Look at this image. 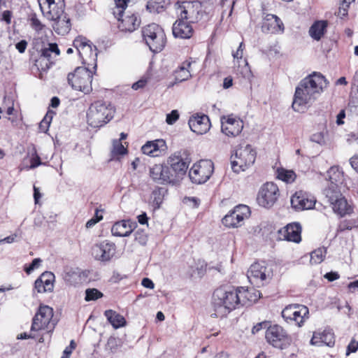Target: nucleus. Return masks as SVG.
I'll use <instances>...</instances> for the list:
<instances>
[{
  "mask_svg": "<svg viewBox=\"0 0 358 358\" xmlns=\"http://www.w3.org/2000/svg\"><path fill=\"white\" fill-rule=\"evenodd\" d=\"M328 83L321 73L314 72L300 81L295 89L292 107L296 112L303 113L317 99Z\"/></svg>",
  "mask_w": 358,
  "mask_h": 358,
  "instance_id": "f257e3e1",
  "label": "nucleus"
},
{
  "mask_svg": "<svg viewBox=\"0 0 358 358\" xmlns=\"http://www.w3.org/2000/svg\"><path fill=\"white\" fill-rule=\"evenodd\" d=\"M238 290L229 287L217 289L213 296V307L216 317H223L240 305Z\"/></svg>",
  "mask_w": 358,
  "mask_h": 358,
  "instance_id": "f03ea898",
  "label": "nucleus"
},
{
  "mask_svg": "<svg viewBox=\"0 0 358 358\" xmlns=\"http://www.w3.org/2000/svg\"><path fill=\"white\" fill-rule=\"evenodd\" d=\"M115 109L110 103L102 101H95L87 110V122L92 127H101L113 117Z\"/></svg>",
  "mask_w": 358,
  "mask_h": 358,
  "instance_id": "7ed1b4c3",
  "label": "nucleus"
},
{
  "mask_svg": "<svg viewBox=\"0 0 358 358\" xmlns=\"http://www.w3.org/2000/svg\"><path fill=\"white\" fill-rule=\"evenodd\" d=\"M73 48L77 50L84 67L96 69L97 49L87 38L79 36L73 42Z\"/></svg>",
  "mask_w": 358,
  "mask_h": 358,
  "instance_id": "20e7f679",
  "label": "nucleus"
},
{
  "mask_svg": "<svg viewBox=\"0 0 358 358\" xmlns=\"http://www.w3.org/2000/svg\"><path fill=\"white\" fill-rule=\"evenodd\" d=\"M256 150L249 144L241 145L231 157V169L235 173L245 171L255 162Z\"/></svg>",
  "mask_w": 358,
  "mask_h": 358,
  "instance_id": "39448f33",
  "label": "nucleus"
},
{
  "mask_svg": "<svg viewBox=\"0 0 358 358\" xmlns=\"http://www.w3.org/2000/svg\"><path fill=\"white\" fill-rule=\"evenodd\" d=\"M94 70L79 66L68 74L67 80L72 89L89 94L92 90V80Z\"/></svg>",
  "mask_w": 358,
  "mask_h": 358,
  "instance_id": "423d86ee",
  "label": "nucleus"
},
{
  "mask_svg": "<svg viewBox=\"0 0 358 358\" xmlns=\"http://www.w3.org/2000/svg\"><path fill=\"white\" fill-rule=\"evenodd\" d=\"M144 41L153 52H161L166 44V35L164 29L158 24L152 23L142 29Z\"/></svg>",
  "mask_w": 358,
  "mask_h": 358,
  "instance_id": "0eeeda50",
  "label": "nucleus"
},
{
  "mask_svg": "<svg viewBox=\"0 0 358 358\" xmlns=\"http://www.w3.org/2000/svg\"><path fill=\"white\" fill-rule=\"evenodd\" d=\"M324 194L334 213L343 217L352 212V206L343 196L340 189L327 188L324 190Z\"/></svg>",
  "mask_w": 358,
  "mask_h": 358,
  "instance_id": "6e6552de",
  "label": "nucleus"
},
{
  "mask_svg": "<svg viewBox=\"0 0 358 358\" xmlns=\"http://www.w3.org/2000/svg\"><path fill=\"white\" fill-rule=\"evenodd\" d=\"M53 317V310L48 306H41L38 312L33 318V322L31 327V331H38L46 330L50 332L55 326V322L52 320Z\"/></svg>",
  "mask_w": 358,
  "mask_h": 358,
  "instance_id": "1a4fd4ad",
  "label": "nucleus"
},
{
  "mask_svg": "<svg viewBox=\"0 0 358 358\" xmlns=\"http://www.w3.org/2000/svg\"><path fill=\"white\" fill-rule=\"evenodd\" d=\"M214 169L213 163L208 159H203L193 164L189 171L191 181L195 184L205 183L210 178Z\"/></svg>",
  "mask_w": 358,
  "mask_h": 358,
  "instance_id": "9d476101",
  "label": "nucleus"
},
{
  "mask_svg": "<svg viewBox=\"0 0 358 358\" xmlns=\"http://www.w3.org/2000/svg\"><path fill=\"white\" fill-rule=\"evenodd\" d=\"M190 163L187 152L178 150L171 154L166 160V164L171 171L180 181L185 175Z\"/></svg>",
  "mask_w": 358,
  "mask_h": 358,
  "instance_id": "9b49d317",
  "label": "nucleus"
},
{
  "mask_svg": "<svg viewBox=\"0 0 358 358\" xmlns=\"http://www.w3.org/2000/svg\"><path fill=\"white\" fill-rule=\"evenodd\" d=\"M249 282L260 287L266 284L271 278V271L264 262H256L250 266L247 272Z\"/></svg>",
  "mask_w": 358,
  "mask_h": 358,
  "instance_id": "f8f14e48",
  "label": "nucleus"
},
{
  "mask_svg": "<svg viewBox=\"0 0 358 358\" xmlns=\"http://www.w3.org/2000/svg\"><path fill=\"white\" fill-rule=\"evenodd\" d=\"M176 13L178 20L196 22L199 19L201 4L199 1H183L176 3Z\"/></svg>",
  "mask_w": 358,
  "mask_h": 358,
  "instance_id": "ddd939ff",
  "label": "nucleus"
},
{
  "mask_svg": "<svg viewBox=\"0 0 358 358\" xmlns=\"http://www.w3.org/2000/svg\"><path fill=\"white\" fill-rule=\"evenodd\" d=\"M150 176L153 180L162 185H176L180 182L166 163L155 164L150 169Z\"/></svg>",
  "mask_w": 358,
  "mask_h": 358,
  "instance_id": "4468645a",
  "label": "nucleus"
},
{
  "mask_svg": "<svg viewBox=\"0 0 358 358\" xmlns=\"http://www.w3.org/2000/svg\"><path fill=\"white\" fill-rule=\"evenodd\" d=\"M308 308L301 304L289 305L282 311V316L286 321L294 322L299 327L308 318Z\"/></svg>",
  "mask_w": 358,
  "mask_h": 358,
  "instance_id": "2eb2a0df",
  "label": "nucleus"
},
{
  "mask_svg": "<svg viewBox=\"0 0 358 358\" xmlns=\"http://www.w3.org/2000/svg\"><path fill=\"white\" fill-rule=\"evenodd\" d=\"M124 8H118L117 11L115 10V15H117L119 21L118 28L120 31L124 32H132L136 30L140 25V20L138 17L134 13L127 10H122Z\"/></svg>",
  "mask_w": 358,
  "mask_h": 358,
  "instance_id": "dca6fc26",
  "label": "nucleus"
},
{
  "mask_svg": "<svg viewBox=\"0 0 358 358\" xmlns=\"http://www.w3.org/2000/svg\"><path fill=\"white\" fill-rule=\"evenodd\" d=\"M250 213L248 206L238 205L223 217L222 223L229 228L239 227L243 224V220L249 217Z\"/></svg>",
  "mask_w": 358,
  "mask_h": 358,
  "instance_id": "f3484780",
  "label": "nucleus"
},
{
  "mask_svg": "<svg viewBox=\"0 0 358 358\" xmlns=\"http://www.w3.org/2000/svg\"><path fill=\"white\" fill-rule=\"evenodd\" d=\"M278 196V186L273 182H266L259 189L257 203L262 207L270 208L276 202Z\"/></svg>",
  "mask_w": 358,
  "mask_h": 358,
  "instance_id": "a211bd4d",
  "label": "nucleus"
},
{
  "mask_svg": "<svg viewBox=\"0 0 358 358\" xmlns=\"http://www.w3.org/2000/svg\"><path fill=\"white\" fill-rule=\"evenodd\" d=\"M265 337L268 343L275 348L283 349L289 344V338L285 331L278 325L267 328Z\"/></svg>",
  "mask_w": 358,
  "mask_h": 358,
  "instance_id": "6ab92c4d",
  "label": "nucleus"
},
{
  "mask_svg": "<svg viewBox=\"0 0 358 358\" xmlns=\"http://www.w3.org/2000/svg\"><path fill=\"white\" fill-rule=\"evenodd\" d=\"M41 10L48 20L58 18L64 12V0H38Z\"/></svg>",
  "mask_w": 358,
  "mask_h": 358,
  "instance_id": "aec40b11",
  "label": "nucleus"
},
{
  "mask_svg": "<svg viewBox=\"0 0 358 358\" xmlns=\"http://www.w3.org/2000/svg\"><path fill=\"white\" fill-rule=\"evenodd\" d=\"M243 128V121L234 115L222 116L221 117V129L227 136L235 137L238 136Z\"/></svg>",
  "mask_w": 358,
  "mask_h": 358,
  "instance_id": "412c9836",
  "label": "nucleus"
},
{
  "mask_svg": "<svg viewBox=\"0 0 358 358\" xmlns=\"http://www.w3.org/2000/svg\"><path fill=\"white\" fill-rule=\"evenodd\" d=\"M290 201L292 208L298 211L312 209L316 203L313 196L302 190L296 192Z\"/></svg>",
  "mask_w": 358,
  "mask_h": 358,
  "instance_id": "4be33fe9",
  "label": "nucleus"
},
{
  "mask_svg": "<svg viewBox=\"0 0 358 358\" xmlns=\"http://www.w3.org/2000/svg\"><path fill=\"white\" fill-rule=\"evenodd\" d=\"M262 31L264 33L282 34L285 31L282 21L277 15L266 13L263 17Z\"/></svg>",
  "mask_w": 358,
  "mask_h": 358,
  "instance_id": "5701e85b",
  "label": "nucleus"
},
{
  "mask_svg": "<svg viewBox=\"0 0 358 358\" xmlns=\"http://www.w3.org/2000/svg\"><path fill=\"white\" fill-rule=\"evenodd\" d=\"M115 253V245L113 243L103 241L92 248V255L101 262L109 261Z\"/></svg>",
  "mask_w": 358,
  "mask_h": 358,
  "instance_id": "b1692460",
  "label": "nucleus"
},
{
  "mask_svg": "<svg viewBox=\"0 0 358 358\" xmlns=\"http://www.w3.org/2000/svg\"><path fill=\"white\" fill-rule=\"evenodd\" d=\"M301 227L299 223H292L278 230V238L294 243L301 241Z\"/></svg>",
  "mask_w": 358,
  "mask_h": 358,
  "instance_id": "393cba45",
  "label": "nucleus"
},
{
  "mask_svg": "<svg viewBox=\"0 0 358 358\" xmlns=\"http://www.w3.org/2000/svg\"><path fill=\"white\" fill-rule=\"evenodd\" d=\"M188 124L191 130L197 134H206L210 127V120L206 115L196 114L192 116Z\"/></svg>",
  "mask_w": 358,
  "mask_h": 358,
  "instance_id": "a878e982",
  "label": "nucleus"
},
{
  "mask_svg": "<svg viewBox=\"0 0 358 358\" xmlns=\"http://www.w3.org/2000/svg\"><path fill=\"white\" fill-rule=\"evenodd\" d=\"M194 62L192 58L184 61L173 72L175 82L169 84V87L175 84L186 81L192 77L191 66Z\"/></svg>",
  "mask_w": 358,
  "mask_h": 358,
  "instance_id": "bb28decb",
  "label": "nucleus"
},
{
  "mask_svg": "<svg viewBox=\"0 0 358 358\" xmlns=\"http://www.w3.org/2000/svg\"><path fill=\"white\" fill-rule=\"evenodd\" d=\"M54 281L55 275L51 272L45 271L35 281L34 287L38 293L52 292Z\"/></svg>",
  "mask_w": 358,
  "mask_h": 358,
  "instance_id": "cd10ccee",
  "label": "nucleus"
},
{
  "mask_svg": "<svg viewBox=\"0 0 358 358\" xmlns=\"http://www.w3.org/2000/svg\"><path fill=\"white\" fill-rule=\"evenodd\" d=\"M52 22V27L53 30L59 35L67 34L71 29V20L67 13L59 15L58 18L50 19Z\"/></svg>",
  "mask_w": 358,
  "mask_h": 358,
  "instance_id": "c85d7f7f",
  "label": "nucleus"
},
{
  "mask_svg": "<svg viewBox=\"0 0 358 358\" xmlns=\"http://www.w3.org/2000/svg\"><path fill=\"white\" fill-rule=\"evenodd\" d=\"M334 335L331 331L314 332L310 340V344L316 346L326 345L332 347L334 345Z\"/></svg>",
  "mask_w": 358,
  "mask_h": 358,
  "instance_id": "c756f323",
  "label": "nucleus"
},
{
  "mask_svg": "<svg viewBox=\"0 0 358 358\" xmlns=\"http://www.w3.org/2000/svg\"><path fill=\"white\" fill-rule=\"evenodd\" d=\"M166 148V142L163 139H157L146 142L141 148L143 154L157 157L162 151H164Z\"/></svg>",
  "mask_w": 358,
  "mask_h": 358,
  "instance_id": "7c9ffc66",
  "label": "nucleus"
},
{
  "mask_svg": "<svg viewBox=\"0 0 358 358\" xmlns=\"http://www.w3.org/2000/svg\"><path fill=\"white\" fill-rule=\"evenodd\" d=\"M192 22L178 20L173 25V34L176 38H189L193 34Z\"/></svg>",
  "mask_w": 358,
  "mask_h": 358,
  "instance_id": "2f4dec72",
  "label": "nucleus"
},
{
  "mask_svg": "<svg viewBox=\"0 0 358 358\" xmlns=\"http://www.w3.org/2000/svg\"><path fill=\"white\" fill-rule=\"evenodd\" d=\"M134 227L135 223L129 220H121L113 225L111 233L115 236H128L131 234Z\"/></svg>",
  "mask_w": 358,
  "mask_h": 358,
  "instance_id": "473e14b6",
  "label": "nucleus"
},
{
  "mask_svg": "<svg viewBox=\"0 0 358 358\" xmlns=\"http://www.w3.org/2000/svg\"><path fill=\"white\" fill-rule=\"evenodd\" d=\"M238 290V298L240 305L248 306L256 302L260 298V292L253 288L245 289L244 287L237 288Z\"/></svg>",
  "mask_w": 358,
  "mask_h": 358,
  "instance_id": "72a5a7b5",
  "label": "nucleus"
},
{
  "mask_svg": "<svg viewBox=\"0 0 358 358\" xmlns=\"http://www.w3.org/2000/svg\"><path fill=\"white\" fill-rule=\"evenodd\" d=\"M328 22L327 20L315 21L309 29V35L315 41H320L324 36Z\"/></svg>",
  "mask_w": 358,
  "mask_h": 358,
  "instance_id": "f704fd0d",
  "label": "nucleus"
},
{
  "mask_svg": "<svg viewBox=\"0 0 358 358\" xmlns=\"http://www.w3.org/2000/svg\"><path fill=\"white\" fill-rule=\"evenodd\" d=\"M327 176L331 183L327 188L339 189V185H341L343 180V173L338 167L332 166L327 171Z\"/></svg>",
  "mask_w": 358,
  "mask_h": 358,
  "instance_id": "c9c22d12",
  "label": "nucleus"
},
{
  "mask_svg": "<svg viewBox=\"0 0 358 358\" xmlns=\"http://www.w3.org/2000/svg\"><path fill=\"white\" fill-rule=\"evenodd\" d=\"M107 320L115 329L121 328L126 324V320L120 314L113 310H107L104 313Z\"/></svg>",
  "mask_w": 358,
  "mask_h": 358,
  "instance_id": "e433bc0d",
  "label": "nucleus"
},
{
  "mask_svg": "<svg viewBox=\"0 0 358 358\" xmlns=\"http://www.w3.org/2000/svg\"><path fill=\"white\" fill-rule=\"evenodd\" d=\"M169 3V0H150L147 5V10L150 13H161Z\"/></svg>",
  "mask_w": 358,
  "mask_h": 358,
  "instance_id": "4c0bfd02",
  "label": "nucleus"
},
{
  "mask_svg": "<svg viewBox=\"0 0 358 358\" xmlns=\"http://www.w3.org/2000/svg\"><path fill=\"white\" fill-rule=\"evenodd\" d=\"M237 73L241 75L245 79L250 81L253 77L252 73L247 60H241L235 65Z\"/></svg>",
  "mask_w": 358,
  "mask_h": 358,
  "instance_id": "58836bf2",
  "label": "nucleus"
},
{
  "mask_svg": "<svg viewBox=\"0 0 358 358\" xmlns=\"http://www.w3.org/2000/svg\"><path fill=\"white\" fill-rule=\"evenodd\" d=\"M329 132L327 128L316 131L310 136V141L320 145H324L327 143Z\"/></svg>",
  "mask_w": 358,
  "mask_h": 358,
  "instance_id": "ea45409f",
  "label": "nucleus"
},
{
  "mask_svg": "<svg viewBox=\"0 0 358 358\" xmlns=\"http://www.w3.org/2000/svg\"><path fill=\"white\" fill-rule=\"evenodd\" d=\"M127 148L122 144L120 140H113L111 156L113 159H119L120 156L127 154Z\"/></svg>",
  "mask_w": 358,
  "mask_h": 358,
  "instance_id": "a19ab883",
  "label": "nucleus"
},
{
  "mask_svg": "<svg viewBox=\"0 0 358 358\" xmlns=\"http://www.w3.org/2000/svg\"><path fill=\"white\" fill-rule=\"evenodd\" d=\"M277 173L278 178L287 183H291L294 182L296 178V174L292 170L278 169L277 171Z\"/></svg>",
  "mask_w": 358,
  "mask_h": 358,
  "instance_id": "79ce46f5",
  "label": "nucleus"
},
{
  "mask_svg": "<svg viewBox=\"0 0 358 358\" xmlns=\"http://www.w3.org/2000/svg\"><path fill=\"white\" fill-rule=\"evenodd\" d=\"M327 250L324 248H319L310 253V263L317 264L322 262L325 258Z\"/></svg>",
  "mask_w": 358,
  "mask_h": 358,
  "instance_id": "37998d69",
  "label": "nucleus"
},
{
  "mask_svg": "<svg viewBox=\"0 0 358 358\" xmlns=\"http://www.w3.org/2000/svg\"><path fill=\"white\" fill-rule=\"evenodd\" d=\"M164 192L162 188H157L152 191L150 196V203L154 208H159L163 201Z\"/></svg>",
  "mask_w": 358,
  "mask_h": 358,
  "instance_id": "c03bdc74",
  "label": "nucleus"
},
{
  "mask_svg": "<svg viewBox=\"0 0 358 358\" xmlns=\"http://www.w3.org/2000/svg\"><path fill=\"white\" fill-rule=\"evenodd\" d=\"M52 55L58 56L59 55V50L56 43H50L48 48L42 50L41 56L47 59H50Z\"/></svg>",
  "mask_w": 358,
  "mask_h": 358,
  "instance_id": "a18cd8bd",
  "label": "nucleus"
},
{
  "mask_svg": "<svg viewBox=\"0 0 358 358\" xmlns=\"http://www.w3.org/2000/svg\"><path fill=\"white\" fill-rule=\"evenodd\" d=\"M354 228H358V218L352 220H345L338 225V231H343L345 230H351Z\"/></svg>",
  "mask_w": 358,
  "mask_h": 358,
  "instance_id": "49530a36",
  "label": "nucleus"
},
{
  "mask_svg": "<svg viewBox=\"0 0 358 358\" xmlns=\"http://www.w3.org/2000/svg\"><path fill=\"white\" fill-rule=\"evenodd\" d=\"M103 296V294L95 288H89L85 290V300L86 301H95Z\"/></svg>",
  "mask_w": 358,
  "mask_h": 358,
  "instance_id": "de8ad7c7",
  "label": "nucleus"
},
{
  "mask_svg": "<svg viewBox=\"0 0 358 358\" xmlns=\"http://www.w3.org/2000/svg\"><path fill=\"white\" fill-rule=\"evenodd\" d=\"M119 346V340L115 337H110L108 339L107 344L106 345V350L109 351L111 353H114L117 351Z\"/></svg>",
  "mask_w": 358,
  "mask_h": 358,
  "instance_id": "09e8293b",
  "label": "nucleus"
},
{
  "mask_svg": "<svg viewBox=\"0 0 358 358\" xmlns=\"http://www.w3.org/2000/svg\"><path fill=\"white\" fill-rule=\"evenodd\" d=\"M245 45L243 42H241L237 49V50L233 53V57L234 60V64L236 65V64L240 63V61L241 60H246L245 59L243 58V50H244Z\"/></svg>",
  "mask_w": 358,
  "mask_h": 358,
  "instance_id": "8fccbe9b",
  "label": "nucleus"
},
{
  "mask_svg": "<svg viewBox=\"0 0 358 358\" xmlns=\"http://www.w3.org/2000/svg\"><path fill=\"white\" fill-rule=\"evenodd\" d=\"M52 119V115L49 113L46 114L39 124V129L41 131L45 133L48 130Z\"/></svg>",
  "mask_w": 358,
  "mask_h": 358,
  "instance_id": "3c124183",
  "label": "nucleus"
},
{
  "mask_svg": "<svg viewBox=\"0 0 358 358\" xmlns=\"http://www.w3.org/2000/svg\"><path fill=\"white\" fill-rule=\"evenodd\" d=\"M100 210L99 209H96L95 214L93 217L90 219L86 224L85 227L87 229L92 228L94 227L96 223H98L99 221H101L103 219V216L101 214H99Z\"/></svg>",
  "mask_w": 358,
  "mask_h": 358,
  "instance_id": "603ef678",
  "label": "nucleus"
},
{
  "mask_svg": "<svg viewBox=\"0 0 358 358\" xmlns=\"http://www.w3.org/2000/svg\"><path fill=\"white\" fill-rule=\"evenodd\" d=\"M30 163H31V164H30L29 169H35L36 167L42 164V163L41 162V159H40L39 156L37 155L35 149L33 150V152L31 153V156L30 158Z\"/></svg>",
  "mask_w": 358,
  "mask_h": 358,
  "instance_id": "864d4df0",
  "label": "nucleus"
},
{
  "mask_svg": "<svg viewBox=\"0 0 358 358\" xmlns=\"http://www.w3.org/2000/svg\"><path fill=\"white\" fill-rule=\"evenodd\" d=\"M350 3L341 1V3L339 6L337 15L339 17L343 18L348 15V8Z\"/></svg>",
  "mask_w": 358,
  "mask_h": 358,
  "instance_id": "5fc2aeb1",
  "label": "nucleus"
},
{
  "mask_svg": "<svg viewBox=\"0 0 358 358\" xmlns=\"http://www.w3.org/2000/svg\"><path fill=\"white\" fill-rule=\"evenodd\" d=\"M179 118V113L177 110H172L166 115V122L168 124H173Z\"/></svg>",
  "mask_w": 358,
  "mask_h": 358,
  "instance_id": "6e6d98bb",
  "label": "nucleus"
},
{
  "mask_svg": "<svg viewBox=\"0 0 358 358\" xmlns=\"http://www.w3.org/2000/svg\"><path fill=\"white\" fill-rule=\"evenodd\" d=\"M357 350L358 341H355V339H352L348 345L346 355H348L350 353L355 352Z\"/></svg>",
  "mask_w": 358,
  "mask_h": 358,
  "instance_id": "4d7b16f0",
  "label": "nucleus"
},
{
  "mask_svg": "<svg viewBox=\"0 0 358 358\" xmlns=\"http://www.w3.org/2000/svg\"><path fill=\"white\" fill-rule=\"evenodd\" d=\"M41 262V259H39V258L34 259L32 261L30 266L26 269V272L27 273H30L32 271H34V269L37 268L39 266Z\"/></svg>",
  "mask_w": 358,
  "mask_h": 358,
  "instance_id": "13d9d810",
  "label": "nucleus"
},
{
  "mask_svg": "<svg viewBox=\"0 0 358 358\" xmlns=\"http://www.w3.org/2000/svg\"><path fill=\"white\" fill-rule=\"evenodd\" d=\"M146 84H147L146 79H141L132 85V89L134 90H138L139 89L144 87L146 85Z\"/></svg>",
  "mask_w": 358,
  "mask_h": 358,
  "instance_id": "bf43d9fd",
  "label": "nucleus"
},
{
  "mask_svg": "<svg viewBox=\"0 0 358 358\" xmlns=\"http://www.w3.org/2000/svg\"><path fill=\"white\" fill-rule=\"evenodd\" d=\"M27 46V42L25 40H22L15 45L16 49L20 53H23L25 51Z\"/></svg>",
  "mask_w": 358,
  "mask_h": 358,
  "instance_id": "052dcab7",
  "label": "nucleus"
},
{
  "mask_svg": "<svg viewBox=\"0 0 358 358\" xmlns=\"http://www.w3.org/2000/svg\"><path fill=\"white\" fill-rule=\"evenodd\" d=\"M358 141V134L355 132H350L346 136V141L349 144H352V143Z\"/></svg>",
  "mask_w": 358,
  "mask_h": 358,
  "instance_id": "680f3d73",
  "label": "nucleus"
},
{
  "mask_svg": "<svg viewBox=\"0 0 358 358\" xmlns=\"http://www.w3.org/2000/svg\"><path fill=\"white\" fill-rule=\"evenodd\" d=\"M31 26L36 31H40L43 28V25L41 24L40 20L34 17L31 19Z\"/></svg>",
  "mask_w": 358,
  "mask_h": 358,
  "instance_id": "e2e57ef3",
  "label": "nucleus"
},
{
  "mask_svg": "<svg viewBox=\"0 0 358 358\" xmlns=\"http://www.w3.org/2000/svg\"><path fill=\"white\" fill-rule=\"evenodd\" d=\"M350 164L351 166L358 173V154L350 158Z\"/></svg>",
  "mask_w": 358,
  "mask_h": 358,
  "instance_id": "0e129e2a",
  "label": "nucleus"
},
{
  "mask_svg": "<svg viewBox=\"0 0 358 358\" xmlns=\"http://www.w3.org/2000/svg\"><path fill=\"white\" fill-rule=\"evenodd\" d=\"M141 285L144 287L149 288V289H153L155 287V285H154L153 282L148 278H145L142 280Z\"/></svg>",
  "mask_w": 358,
  "mask_h": 358,
  "instance_id": "69168bd1",
  "label": "nucleus"
},
{
  "mask_svg": "<svg viewBox=\"0 0 358 358\" xmlns=\"http://www.w3.org/2000/svg\"><path fill=\"white\" fill-rule=\"evenodd\" d=\"M76 274L73 272H67L65 273L64 276V280L68 282L69 285H73L74 283L73 280H72V278L76 276Z\"/></svg>",
  "mask_w": 358,
  "mask_h": 358,
  "instance_id": "338daca9",
  "label": "nucleus"
},
{
  "mask_svg": "<svg viewBox=\"0 0 358 358\" xmlns=\"http://www.w3.org/2000/svg\"><path fill=\"white\" fill-rule=\"evenodd\" d=\"M324 278L329 281H334L339 278V275L336 272H329L324 275Z\"/></svg>",
  "mask_w": 358,
  "mask_h": 358,
  "instance_id": "774afa93",
  "label": "nucleus"
}]
</instances>
